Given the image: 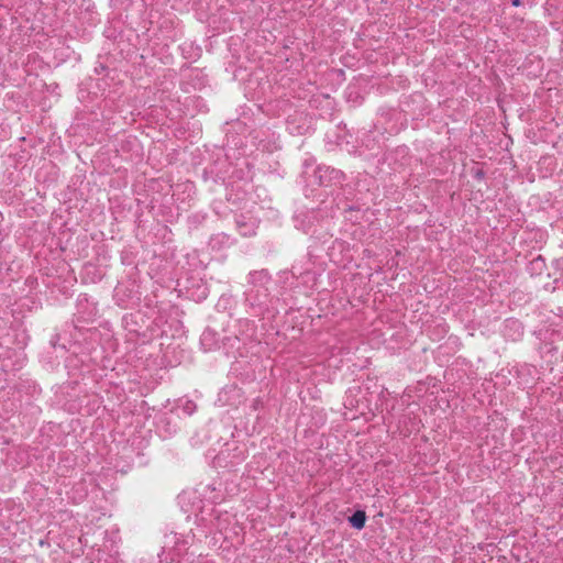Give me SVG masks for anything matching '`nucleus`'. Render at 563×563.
Listing matches in <instances>:
<instances>
[{"instance_id":"2","label":"nucleus","mask_w":563,"mask_h":563,"mask_svg":"<svg viewBox=\"0 0 563 563\" xmlns=\"http://www.w3.org/2000/svg\"><path fill=\"white\" fill-rule=\"evenodd\" d=\"M508 325L514 327V328H516L518 330L521 329V325H520V323L517 320H508Z\"/></svg>"},{"instance_id":"1","label":"nucleus","mask_w":563,"mask_h":563,"mask_svg":"<svg viewBox=\"0 0 563 563\" xmlns=\"http://www.w3.org/2000/svg\"><path fill=\"white\" fill-rule=\"evenodd\" d=\"M349 521L352 527L360 530L365 526L366 515L364 511L357 510L349 518Z\"/></svg>"},{"instance_id":"3","label":"nucleus","mask_w":563,"mask_h":563,"mask_svg":"<svg viewBox=\"0 0 563 563\" xmlns=\"http://www.w3.org/2000/svg\"><path fill=\"white\" fill-rule=\"evenodd\" d=\"M512 5H515V7L520 5V0H512Z\"/></svg>"}]
</instances>
